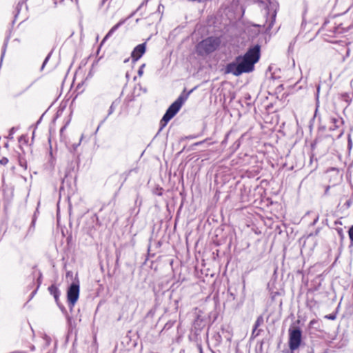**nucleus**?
Wrapping results in <instances>:
<instances>
[{"label": "nucleus", "instance_id": "8", "mask_svg": "<svg viewBox=\"0 0 353 353\" xmlns=\"http://www.w3.org/2000/svg\"><path fill=\"white\" fill-rule=\"evenodd\" d=\"M126 19H121L119 22H118L117 24H115L110 30L109 32L106 34V35L104 37L103 39L101 41V45H103L104 43V42L108 39L110 38L112 34L113 33L121 26H122L125 22Z\"/></svg>", "mask_w": 353, "mask_h": 353}, {"label": "nucleus", "instance_id": "23", "mask_svg": "<svg viewBox=\"0 0 353 353\" xmlns=\"http://www.w3.org/2000/svg\"><path fill=\"white\" fill-rule=\"evenodd\" d=\"M14 132H15L14 128H11L10 130V136L13 134L14 133Z\"/></svg>", "mask_w": 353, "mask_h": 353}, {"label": "nucleus", "instance_id": "2", "mask_svg": "<svg viewBox=\"0 0 353 353\" xmlns=\"http://www.w3.org/2000/svg\"><path fill=\"white\" fill-rule=\"evenodd\" d=\"M187 99L188 94H181L173 103H172L160 121L161 127L159 130H161L167 125L168 121L176 115Z\"/></svg>", "mask_w": 353, "mask_h": 353}, {"label": "nucleus", "instance_id": "14", "mask_svg": "<svg viewBox=\"0 0 353 353\" xmlns=\"http://www.w3.org/2000/svg\"><path fill=\"white\" fill-rule=\"evenodd\" d=\"M348 234H349V237H350V239L352 242H353V225H352L350 229H349V231H348Z\"/></svg>", "mask_w": 353, "mask_h": 353}, {"label": "nucleus", "instance_id": "6", "mask_svg": "<svg viewBox=\"0 0 353 353\" xmlns=\"http://www.w3.org/2000/svg\"><path fill=\"white\" fill-rule=\"evenodd\" d=\"M289 346L291 350H296L301 341V332L299 328L289 331Z\"/></svg>", "mask_w": 353, "mask_h": 353}, {"label": "nucleus", "instance_id": "11", "mask_svg": "<svg viewBox=\"0 0 353 353\" xmlns=\"http://www.w3.org/2000/svg\"><path fill=\"white\" fill-rule=\"evenodd\" d=\"M263 323V319L261 316H259L255 321L254 325V330L252 332V334L254 333L255 330L258 327H259L262 323Z\"/></svg>", "mask_w": 353, "mask_h": 353}, {"label": "nucleus", "instance_id": "7", "mask_svg": "<svg viewBox=\"0 0 353 353\" xmlns=\"http://www.w3.org/2000/svg\"><path fill=\"white\" fill-rule=\"evenodd\" d=\"M146 43H143L137 46L131 53L132 62L137 61L145 52Z\"/></svg>", "mask_w": 353, "mask_h": 353}, {"label": "nucleus", "instance_id": "27", "mask_svg": "<svg viewBox=\"0 0 353 353\" xmlns=\"http://www.w3.org/2000/svg\"><path fill=\"white\" fill-rule=\"evenodd\" d=\"M64 128H65L63 127V128H62L61 129V132H62L63 131Z\"/></svg>", "mask_w": 353, "mask_h": 353}, {"label": "nucleus", "instance_id": "15", "mask_svg": "<svg viewBox=\"0 0 353 353\" xmlns=\"http://www.w3.org/2000/svg\"><path fill=\"white\" fill-rule=\"evenodd\" d=\"M145 63L142 64V65L140 66V68H139V70H138V74H139V77H141V76L143 75V68H145Z\"/></svg>", "mask_w": 353, "mask_h": 353}, {"label": "nucleus", "instance_id": "3", "mask_svg": "<svg viewBox=\"0 0 353 353\" xmlns=\"http://www.w3.org/2000/svg\"><path fill=\"white\" fill-rule=\"evenodd\" d=\"M221 39L219 37H210L201 41L197 46L199 54H209L217 49L220 46Z\"/></svg>", "mask_w": 353, "mask_h": 353}, {"label": "nucleus", "instance_id": "17", "mask_svg": "<svg viewBox=\"0 0 353 353\" xmlns=\"http://www.w3.org/2000/svg\"><path fill=\"white\" fill-rule=\"evenodd\" d=\"M50 54H49L45 59L43 64H42V66H41V70L43 69V68L45 67L46 64L47 63V62L48 61L49 59H50Z\"/></svg>", "mask_w": 353, "mask_h": 353}, {"label": "nucleus", "instance_id": "1", "mask_svg": "<svg viewBox=\"0 0 353 353\" xmlns=\"http://www.w3.org/2000/svg\"><path fill=\"white\" fill-rule=\"evenodd\" d=\"M260 59V46L256 45L246 52L244 55H239L235 60L225 67V73L240 76L243 73H249L254 70V64Z\"/></svg>", "mask_w": 353, "mask_h": 353}, {"label": "nucleus", "instance_id": "25", "mask_svg": "<svg viewBox=\"0 0 353 353\" xmlns=\"http://www.w3.org/2000/svg\"><path fill=\"white\" fill-rule=\"evenodd\" d=\"M204 142H205V141H199V142L196 143L195 145H201V144H202Z\"/></svg>", "mask_w": 353, "mask_h": 353}, {"label": "nucleus", "instance_id": "22", "mask_svg": "<svg viewBox=\"0 0 353 353\" xmlns=\"http://www.w3.org/2000/svg\"><path fill=\"white\" fill-rule=\"evenodd\" d=\"M50 339H48V338L45 339V343H46V345H48L50 344Z\"/></svg>", "mask_w": 353, "mask_h": 353}, {"label": "nucleus", "instance_id": "18", "mask_svg": "<svg viewBox=\"0 0 353 353\" xmlns=\"http://www.w3.org/2000/svg\"><path fill=\"white\" fill-rule=\"evenodd\" d=\"M337 232H338L339 234L341 236H343V229H342V228H339V229H337Z\"/></svg>", "mask_w": 353, "mask_h": 353}, {"label": "nucleus", "instance_id": "4", "mask_svg": "<svg viewBox=\"0 0 353 353\" xmlns=\"http://www.w3.org/2000/svg\"><path fill=\"white\" fill-rule=\"evenodd\" d=\"M278 7L279 6L276 3L270 2L265 8L267 14L265 25L268 30H270L274 24Z\"/></svg>", "mask_w": 353, "mask_h": 353}, {"label": "nucleus", "instance_id": "20", "mask_svg": "<svg viewBox=\"0 0 353 353\" xmlns=\"http://www.w3.org/2000/svg\"><path fill=\"white\" fill-rule=\"evenodd\" d=\"M326 318L331 319V320H334V319H335V316L330 314L329 316H326Z\"/></svg>", "mask_w": 353, "mask_h": 353}, {"label": "nucleus", "instance_id": "28", "mask_svg": "<svg viewBox=\"0 0 353 353\" xmlns=\"http://www.w3.org/2000/svg\"><path fill=\"white\" fill-rule=\"evenodd\" d=\"M190 93H191V91H189V93H188V94H188V96L189 95V94H190Z\"/></svg>", "mask_w": 353, "mask_h": 353}, {"label": "nucleus", "instance_id": "26", "mask_svg": "<svg viewBox=\"0 0 353 353\" xmlns=\"http://www.w3.org/2000/svg\"><path fill=\"white\" fill-rule=\"evenodd\" d=\"M36 293V291H34L32 293V296H33L34 295V294Z\"/></svg>", "mask_w": 353, "mask_h": 353}, {"label": "nucleus", "instance_id": "5", "mask_svg": "<svg viewBox=\"0 0 353 353\" xmlns=\"http://www.w3.org/2000/svg\"><path fill=\"white\" fill-rule=\"evenodd\" d=\"M79 296V285L78 283H72L68 290L67 297L69 305L72 307L77 301Z\"/></svg>", "mask_w": 353, "mask_h": 353}, {"label": "nucleus", "instance_id": "19", "mask_svg": "<svg viewBox=\"0 0 353 353\" xmlns=\"http://www.w3.org/2000/svg\"><path fill=\"white\" fill-rule=\"evenodd\" d=\"M148 0H143L141 3L139 8H141L142 6H145L148 3Z\"/></svg>", "mask_w": 353, "mask_h": 353}, {"label": "nucleus", "instance_id": "13", "mask_svg": "<svg viewBox=\"0 0 353 353\" xmlns=\"http://www.w3.org/2000/svg\"><path fill=\"white\" fill-rule=\"evenodd\" d=\"M117 105H118V102L113 101L112 103V104L109 108V110H108V115H110L114 112V111L115 110V108Z\"/></svg>", "mask_w": 353, "mask_h": 353}, {"label": "nucleus", "instance_id": "9", "mask_svg": "<svg viewBox=\"0 0 353 353\" xmlns=\"http://www.w3.org/2000/svg\"><path fill=\"white\" fill-rule=\"evenodd\" d=\"M330 120H331V123L332 124L330 128V129L331 130H336L343 123V119L339 117H332Z\"/></svg>", "mask_w": 353, "mask_h": 353}, {"label": "nucleus", "instance_id": "12", "mask_svg": "<svg viewBox=\"0 0 353 353\" xmlns=\"http://www.w3.org/2000/svg\"><path fill=\"white\" fill-rule=\"evenodd\" d=\"M341 98L342 100L347 102L348 104H350L352 101V98L350 97L349 94L346 92L341 94Z\"/></svg>", "mask_w": 353, "mask_h": 353}, {"label": "nucleus", "instance_id": "21", "mask_svg": "<svg viewBox=\"0 0 353 353\" xmlns=\"http://www.w3.org/2000/svg\"><path fill=\"white\" fill-rule=\"evenodd\" d=\"M108 0H102L101 2L99 4V8H101L102 6H103V5L105 4V3Z\"/></svg>", "mask_w": 353, "mask_h": 353}, {"label": "nucleus", "instance_id": "16", "mask_svg": "<svg viewBox=\"0 0 353 353\" xmlns=\"http://www.w3.org/2000/svg\"><path fill=\"white\" fill-rule=\"evenodd\" d=\"M8 163V159L6 157H3L0 159V164L2 165H6Z\"/></svg>", "mask_w": 353, "mask_h": 353}, {"label": "nucleus", "instance_id": "24", "mask_svg": "<svg viewBox=\"0 0 353 353\" xmlns=\"http://www.w3.org/2000/svg\"><path fill=\"white\" fill-rule=\"evenodd\" d=\"M83 137V135H81V137L80 141H81V140H82ZM79 142H81V141H79ZM79 144H80V143H77V145H75V146H74V149H76V148L79 145Z\"/></svg>", "mask_w": 353, "mask_h": 353}, {"label": "nucleus", "instance_id": "10", "mask_svg": "<svg viewBox=\"0 0 353 353\" xmlns=\"http://www.w3.org/2000/svg\"><path fill=\"white\" fill-rule=\"evenodd\" d=\"M48 290L50 294L53 295L56 302L58 303L59 296L60 295V291L57 286L52 285L48 288Z\"/></svg>", "mask_w": 353, "mask_h": 353}]
</instances>
